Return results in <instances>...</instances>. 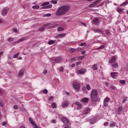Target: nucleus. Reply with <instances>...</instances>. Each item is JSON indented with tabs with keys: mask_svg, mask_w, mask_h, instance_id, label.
<instances>
[{
	"mask_svg": "<svg viewBox=\"0 0 128 128\" xmlns=\"http://www.w3.org/2000/svg\"><path fill=\"white\" fill-rule=\"evenodd\" d=\"M70 6L68 5L62 6L56 12V15L64 16V14H66L70 10Z\"/></svg>",
	"mask_w": 128,
	"mask_h": 128,
	"instance_id": "f257e3e1",
	"label": "nucleus"
},
{
	"mask_svg": "<svg viewBox=\"0 0 128 128\" xmlns=\"http://www.w3.org/2000/svg\"><path fill=\"white\" fill-rule=\"evenodd\" d=\"M90 98L92 102H98V90H93L90 93Z\"/></svg>",
	"mask_w": 128,
	"mask_h": 128,
	"instance_id": "f03ea898",
	"label": "nucleus"
},
{
	"mask_svg": "<svg viewBox=\"0 0 128 128\" xmlns=\"http://www.w3.org/2000/svg\"><path fill=\"white\" fill-rule=\"evenodd\" d=\"M46 26L48 28H50H50H56L58 26V24H55L54 25L46 24L39 29L40 32H44V28H46Z\"/></svg>",
	"mask_w": 128,
	"mask_h": 128,
	"instance_id": "7ed1b4c3",
	"label": "nucleus"
},
{
	"mask_svg": "<svg viewBox=\"0 0 128 128\" xmlns=\"http://www.w3.org/2000/svg\"><path fill=\"white\" fill-rule=\"evenodd\" d=\"M62 122L64 124L65 126H71L70 120L66 118H62Z\"/></svg>",
	"mask_w": 128,
	"mask_h": 128,
	"instance_id": "20e7f679",
	"label": "nucleus"
},
{
	"mask_svg": "<svg viewBox=\"0 0 128 128\" xmlns=\"http://www.w3.org/2000/svg\"><path fill=\"white\" fill-rule=\"evenodd\" d=\"M49 4H50L48 2H45L42 4V6H44V8H52V5Z\"/></svg>",
	"mask_w": 128,
	"mask_h": 128,
	"instance_id": "39448f33",
	"label": "nucleus"
},
{
	"mask_svg": "<svg viewBox=\"0 0 128 128\" xmlns=\"http://www.w3.org/2000/svg\"><path fill=\"white\" fill-rule=\"evenodd\" d=\"M73 86L75 90H80V84L77 82H73Z\"/></svg>",
	"mask_w": 128,
	"mask_h": 128,
	"instance_id": "423d86ee",
	"label": "nucleus"
},
{
	"mask_svg": "<svg viewBox=\"0 0 128 128\" xmlns=\"http://www.w3.org/2000/svg\"><path fill=\"white\" fill-rule=\"evenodd\" d=\"M52 60H54V62H62L64 60V58L62 57H57L55 59H52Z\"/></svg>",
	"mask_w": 128,
	"mask_h": 128,
	"instance_id": "0eeeda50",
	"label": "nucleus"
},
{
	"mask_svg": "<svg viewBox=\"0 0 128 128\" xmlns=\"http://www.w3.org/2000/svg\"><path fill=\"white\" fill-rule=\"evenodd\" d=\"M8 8L6 7L3 8V10L2 12V15L4 16H6V15L8 14Z\"/></svg>",
	"mask_w": 128,
	"mask_h": 128,
	"instance_id": "6e6552de",
	"label": "nucleus"
},
{
	"mask_svg": "<svg viewBox=\"0 0 128 128\" xmlns=\"http://www.w3.org/2000/svg\"><path fill=\"white\" fill-rule=\"evenodd\" d=\"M90 108H87L86 109H85L84 112H82V113L81 114L82 116H86V114H88L90 112Z\"/></svg>",
	"mask_w": 128,
	"mask_h": 128,
	"instance_id": "1a4fd4ad",
	"label": "nucleus"
},
{
	"mask_svg": "<svg viewBox=\"0 0 128 128\" xmlns=\"http://www.w3.org/2000/svg\"><path fill=\"white\" fill-rule=\"evenodd\" d=\"M70 106V102L68 100H65L62 104V107L66 108Z\"/></svg>",
	"mask_w": 128,
	"mask_h": 128,
	"instance_id": "9d476101",
	"label": "nucleus"
},
{
	"mask_svg": "<svg viewBox=\"0 0 128 128\" xmlns=\"http://www.w3.org/2000/svg\"><path fill=\"white\" fill-rule=\"evenodd\" d=\"M116 56H112L111 57V59H110L108 61L109 64H112L116 62Z\"/></svg>",
	"mask_w": 128,
	"mask_h": 128,
	"instance_id": "9b49d317",
	"label": "nucleus"
},
{
	"mask_svg": "<svg viewBox=\"0 0 128 128\" xmlns=\"http://www.w3.org/2000/svg\"><path fill=\"white\" fill-rule=\"evenodd\" d=\"M118 72H111V76L112 78H116V76H118Z\"/></svg>",
	"mask_w": 128,
	"mask_h": 128,
	"instance_id": "f8f14e48",
	"label": "nucleus"
},
{
	"mask_svg": "<svg viewBox=\"0 0 128 128\" xmlns=\"http://www.w3.org/2000/svg\"><path fill=\"white\" fill-rule=\"evenodd\" d=\"M86 70V69L84 68H82L80 70H78L77 72V74H83Z\"/></svg>",
	"mask_w": 128,
	"mask_h": 128,
	"instance_id": "ddd939ff",
	"label": "nucleus"
},
{
	"mask_svg": "<svg viewBox=\"0 0 128 128\" xmlns=\"http://www.w3.org/2000/svg\"><path fill=\"white\" fill-rule=\"evenodd\" d=\"M75 104L78 106L77 110H82V105L80 103V102H75Z\"/></svg>",
	"mask_w": 128,
	"mask_h": 128,
	"instance_id": "4468645a",
	"label": "nucleus"
},
{
	"mask_svg": "<svg viewBox=\"0 0 128 128\" xmlns=\"http://www.w3.org/2000/svg\"><path fill=\"white\" fill-rule=\"evenodd\" d=\"M24 40H26L24 38H22L18 40L17 41L14 42L13 44H20V42H24Z\"/></svg>",
	"mask_w": 128,
	"mask_h": 128,
	"instance_id": "2eb2a0df",
	"label": "nucleus"
},
{
	"mask_svg": "<svg viewBox=\"0 0 128 128\" xmlns=\"http://www.w3.org/2000/svg\"><path fill=\"white\" fill-rule=\"evenodd\" d=\"M100 21L98 18H94L93 19V23L94 24H100Z\"/></svg>",
	"mask_w": 128,
	"mask_h": 128,
	"instance_id": "dca6fc26",
	"label": "nucleus"
},
{
	"mask_svg": "<svg viewBox=\"0 0 128 128\" xmlns=\"http://www.w3.org/2000/svg\"><path fill=\"white\" fill-rule=\"evenodd\" d=\"M97 4H98V2L96 0L94 2H93L92 4H89V8H94V6H96Z\"/></svg>",
	"mask_w": 128,
	"mask_h": 128,
	"instance_id": "f3484780",
	"label": "nucleus"
},
{
	"mask_svg": "<svg viewBox=\"0 0 128 128\" xmlns=\"http://www.w3.org/2000/svg\"><path fill=\"white\" fill-rule=\"evenodd\" d=\"M123 110H124V108H122V106H120L118 108V114H122V112Z\"/></svg>",
	"mask_w": 128,
	"mask_h": 128,
	"instance_id": "a211bd4d",
	"label": "nucleus"
},
{
	"mask_svg": "<svg viewBox=\"0 0 128 128\" xmlns=\"http://www.w3.org/2000/svg\"><path fill=\"white\" fill-rule=\"evenodd\" d=\"M81 102H85V104H88V98H84L82 99Z\"/></svg>",
	"mask_w": 128,
	"mask_h": 128,
	"instance_id": "6ab92c4d",
	"label": "nucleus"
},
{
	"mask_svg": "<svg viewBox=\"0 0 128 128\" xmlns=\"http://www.w3.org/2000/svg\"><path fill=\"white\" fill-rule=\"evenodd\" d=\"M111 64H112V68H118V63H116V62L111 63Z\"/></svg>",
	"mask_w": 128,
	"mask_h": 128,
	"instance_id": "aec40b11",
	"label": "nucleus"
},
{
	"mask_svg": "<svg viewBox=\"0 0 128 128\" xmlns=\"http://www.w3.org/2000/svg\"><path fill=\"white\" fill-rule=\"evenodd\" d=\"M24 69H22L20 70L18 73V76H22L24 74Z\"/></svg>",
	"mask_w": 128,
	"mask_h": 128,
	"instance_id": "412c9836",
	"label": "nucleus"
},
{
	"mask_svg": "<svg viewBox=\"0 0 128 128\" xmlns=\"http://www.w3.org/2000/svg\"><path fill=\"white\" fill-rule=\"evenodd\" d=\"M29 120L30 124H32L34 126H36V124L34 123V120H32V119L30 118H29Z\"/></svg>",
	"mask_w": 128,
	"mask_h": 128,
	"instance_id": "4be33fe9",
	"label": "nucleus"
},
{
	"mask_svg": "<svg viewBox=\"0 0 128 128\" xmlns=\"http://www.w3.org/2000/svg\"><path fill=\"white\" fill-rule=\"evenodd\" d=\"M51 106H52V108H56V103L52 102V104Z\"/></svg>",
	"mask_w": 128,
	"mask_h": 128,
	"instance_id": "5701e85b",
	"label": "nucleus"
},
{
	"mask_svg": "<svg viewBox=\"0 0 128 128\" xmlns=\"http://www.w3.org/2000/svg\"><path fill=\"white\" fill-rule=\"evenodd\" d=\"M54 42H56V40H50L48 42V44H50V45L53 44H54Z\"/></svg>",
	"mask_w": 128,
	"mask_h": 128,
	"instance_id": "b1692460",
	"label": "nucleus"
},
{
	"mask_svg": "<svg viewBox=\"0 0 128 128\" xmlns=\"http://www.w3.org/2000/svg\"><path fill=\"white\" fill-rule=\"evenodd\" d=\"M94 32H100V34H104V32H102V30H100V29H96L94 30Z\"/></svg>",
	"mask_w": 128,
	"mask_h": 128,
	"instance_id": "393cba45",
	"label": "nucleus"
},
{
	"mask_svg": "<svg viewBox=\"0 0 128 128\" xmlns=\"http://www.w3.org/2000/svg\"><path fill=\"white\" fill-rule=\"evenodd\" d=\"M8 40L10 42H14V38L10 37L8 39Z\"/></svg>",
	"mask_w": 128,
	"mask_h": 128,
	"instance_id": "a878e982",
	"label": "nucleus"
},
{
	"mask_svg": "<svg viewBox=\"0 0 128 128\" xmlns=\"http://www.w3.org/2000/svg\"><path fill=\"white\" fill-rule=\"evenodd\" d=\"M66 36V34H62L58 35L57 38H64Z\"/></svg>",
	"mask_w": 128,
	"mask_h": 128,
	"instance_id": "bb28decb",
	"label": "nucleus"
},
{
	"mask_svg": "<svg viewBox=\"0 0 128 128\" xmlns=\"http://www.w3.org/2000/svg\"><path fill=\"white\" fill-rule=\"evenodd\" d=\"M92 68L93 70H98V65L94 64L92 66Z\"/></svg>",
	"mask_w": 128,
	"mask_h": 128,
	"instance_id": "cd10ccee",
	"label": "nucleus"
},
{
	"mask_svg": "<svg viewBox=\"0 0 128 128\" xmlns=\"http://www.w3.org/2000/svg\"><path fill=\"white\" fill-rule=\"evenodd\" d=\"M50 2L53 4H58V0H51Z\"/></svg>",
	"mask_w": 128,
	"mask_h": 128,
	"instance_id": "c85d7f7f",
	"label": "nucleus"
},
{
	"mask_svg": "<svg viewBox=\"0 0 128 128\" xmlns=\"http://www.w3.org/2000/svg\"><path fill=\"white\" fill-rule=\"evenodd\" d=\"M32 8L34 10H38V8H40V6L38 5L32 6Z\"/></svg>",
	"mask_w": 128,
	"mask_h": 128,
	"instance_id": "c756f323",
	"label": "nucleus"
},
{
	"mask_svg": "<svg viewBox=\"0 0 128 128\" xmlns=\"http://www.w3.org/2000/svg\"><path fill=\"white\" fill-rule=\"evenodd\" d=\"M64 29L62 28V27H58V32H62V30H64Z\"/></svg>",
	"mask_w": 128,
	"mask_h": 128,
	"instance_id": "7c9ffc66",
	"label": "nucleus"
},
{
	"mask_svg": "<svg viewBox=\"0 0 128 128\" xmlns=\"http://www.w3.org/2000/svg\"><path fill=\"white\" fill-rule=\"evenodd\" d=\"M4 106V101L0 100V106L2 107Z\"/></svg>",
	"mask_w": 128,
	"mask_h": 128,
	"instance_id": "2f4dec72",
	"label": "nucleus"
},
{
	"mask_svg": "<svg viewBox=\"0 0 128 128\" xmlns=\"http://www.w3.org/2000/svg\"><path fill=\"white\" fill-rule=\"evenodd\" d=\"M128 2H123L122 4H121L120 6H126V4H128Z\"/></svg>",
	"mask_w": 128,
	"mask_h": 128,
	"instance_id": "473e14b6",
	"label": "nucleus"
},
{
	"mask_svg": "<svg viewBox=\"0 0 128 128\" xmlns=\"http://www.w3.org/2000/svg\"><path fill=\"white\" fill-rule=\"evenodd\" d=\"M116 126V123L114 122H112L110 124V126L111 128H114Z\"/></svg>",
	"mask_w": 128,
	"mask_h": 128,
	"instance_id": "72a5a7b5",
	"label": "nucleus"
},
{
	"mask_svg": "<svg viewBox=\"0 0 128 128\" xmlns=\"http://www.w3.org/2000/svg\"><path fill=\"white\" fill-rule=\"evenodd\" d=\"M110 98H106L104 100V102H110Z\"/></svg>",
	"mask_w": 128,
	"mask_h": 128,
	"instance_id": "f704fd0d",
	"label": "nucleus"
},
{
	"mask_svg": "<svg viewBox=\"0 0 128 128\" xmlns=\"http://www.w3.org/2000/svg\"><path fill=\"white\" fill-rule=\"evenodd\" d=\"M123 10H124V9L122 8H118L117 9V12H122Z\"/></svg>",
	"mask_w": 128,
	"mask_h": 128,
	"instance_id": "c9c22d12",
	"label": "nucleus"
},
{
	"mask_svg": "<svg viewBox=\"0 0 128 128\" xmlns=\"http://www.w3.org/2000/svg\"><path fill=\"white\" fill-rule=\"evenodd\" d=\"M20 56V53H17L16 54H14L13 56L14 58H16Z\"/></svg>",
	"mask_w": 128,
	"mask_h": 128,
	"instance_id": "e433bc0d",
	"label": "nucleus"
},
{
	"mask_svg": "<svg viewBox=\"0 0 128 128\" xmlns=\"http://www.w3.org/2000/svg\"><path fill=\"white\" fill-rule=\"evenodd\" d=\"M120 83L122 84H126V81L124 80H120Z\"/></svg>",
	"mask_w": 128,
	"mask_h": 128,
	"instance_id": "4c0bfd02",
	"label": "nucleus"
},
{
	"mask_svg": "<svg viewBox=\"0 0 128 128\" xmlns=\"http://www.w3.org/2000/svg\"><path fill=\"white\" fill-rule=\"evenodd\" d=\"M104 48V46L102 45L101 46H99L98 48H97V50H102Z\"/></svg>",
	"mask_w": 128,
	"mask_h": 128,
	"instance_id": "58836bf2",
	"label": "nucleus"
},
{
	"mask_svg": "<svg viewBox=\"0 0 128 128\" xmlns=\"http://www.w3.org/2000/svg\"><path fill=\"white\" fill-rule=\"evenodd\" d=\"M86 88L87 90H90L91 88H90V84H87L86 86Z\"/></svg>",
	"mask_w": 128,
	"mask_h": 128,
	"instance_id": "ea45409f",
	"label": "nucleus"
},
{
	"mask_svg": "<svg viewBox=\"0 0 128 128\" xmlns=\"http://www.w3.org/2000/svg\"><path fill=\"white\" fill-rule=\"evenodd\" d=\"M48 100L49 102H52V100H54V96H51L48 98Z\"/></svg>",
	"mask_w": 128,
	"mask_h": 128,
	"instance_id": "a19ab883",
	"label": "nucleus"
},
{
	"mask_svg": "<svg viewBox=\"0 0 128 128\" xmlns=\"http://www.w3.org/2000/svg\"><path fill=\"white\" fill-rule=\"evenodd\" d=\"M48 92L46 89H44L43 90V93L45 94H48Z\"/></svg>",
	"mask_w": 128,
	"mask_h": 128,
	"instance_id": "79ce46f5",
	"label": "nucleus"
},
{
	"mask_svg": "<svg viewBox=\"0 0 128 128\" xmlns=\"http://www.w3.org/2000/svg\"><path fill=\"white\" fill-rule=\"evenodd\" d=\"M76 52V49H74V48H71L70 50V52Z\"/></svg>",
	"mask_w": 128,
	"mask_h": 128,
	"instance_id": "37998d69",
	"label": "nucleus"
},
{
	"mask_svg": "<svg viewBox=\"0 0 128 128\" xmlns=\"http://www.w3.org/2000/svg\"><path fill=\"white\" fill-rule=\"evenodd\" d=\"M90 124H94V119L92 118L90 120Z\"/></svg>",
	"mask_w": 128,
	"mask_h": 128,
	"instance_id": "c03bdc74",
	"label": "nucleus"
},
{
	"mask_svg": "<svg viewBox=\"0 0 128 128\" xmlns=\"http://www.w3.org/2000/svg\"><path fill=\"white\" fill-rule=\"evenodd\" d=\"M86 42H82L80 44V46H86Z\"/></svg>",
	"mask_w": 128,
	"mask_h": 128,
	"instance_id": "a18cd8bd",
	"label": "nucleus"
},
{
	"mask_svg": "<svg viewBox=\"0 0 128 128\" xmlns=\"http://www.w3.org/2000/svg\"><path fill=\"white\" fill-rule=\"evenodd\" d=\"M104 106H108V102H106L105 101L104 102Z\"/></svg>",
	"mask_w": 128,
	"mask_h": 128,
	"instance_id": "49530a36",
	"label": "nucleus"
},
{
	"mask_svg": "<svg viewBox=\"0 0 128 128\" xmlns=\"http://www.w3.org/2000/svg\"><path fill=\"white\" fill-rule=\"evenodd\" d=\"M105 32H106V34H108V35L110 34V31L108 30H105Z\"/></svg>",
	"mask_w": 128,
	"mask_h": 128,
	"instance_id": "de8ad7c7",
	"label": "nucleus"
},
{
	"mask_svg": "<svg viewBox=\"0 0 128 128\" xmlns=\"http://www.w3.org/2000/svg\"><path fill=\"white\" fill-rule=\"evenodd\" d=\"M14 110H18V106H16V105H14Z\"/></svg>",
	"mask_w": 128,
	"mask_h": 128,
	"instance_id": "09e8293b",
	"label": "nucleus"
},
{
	"mask_svg": "<svg viewBox=\"0 0 128 128\" xmlns=\"http://www.w3.org/2000/svg\"><path fill=\"white\" fill-rule=\"evenodd\" d=\"M4 94V90H2L0 88V94Z\"/></svg>",
	"mask_w": 128,
	"mask_h": 128,
	"instance_id": "8fccbe9b",
	"label": "nucleus"
},
{
	"mask_svg": "<svg viewBox=\"0 0 128 128\" xmlns=\"http://www.w3.org/2000/svg\"><path fill=\"white\" fill-rule=\"evenodd\" d=\"M110 88H112V90H116V87L114 86H111Z\"/></svg>",
	"mask_w": 128,
	"mask_h": 128,
	"instance_id": "3c124183",
	"label": "nucleus"
},
{
	"mask_svg": "<svg viewBox=\"0 0 128 128\" xmlns=\"http://www.w3.org/2000/svg\"><path fill=\"white\" fill-rule=\"evenodd\" d=\"M60 72H64V68H62V67L60 68Z\"/></svg>",
	"mask_w": 128,
	"mask_h": 128,
	"instance_id": "603ef678",
	"label": "nucleus"
},
{
	"mask_svg": "<svg viewBox=\"0 0 128 128\" xmlns=\"http://www.w3.org/2000/svg\"><path fill=\"white\" fill-rule=\"evenodd\" d=\"M108 122H106L104 123V126H108Z\"/></svg>",
	"mask_w": 128,
	"mask_h": 128,
	"instance_id": "864d4df0",
	"label": "nucleus"
},
{
	"mask_svg": "<svg viewBox=\"0 0 128 128\" xmlns=\"http://www.w3.org/2000/svg\"><path fill=\"white\" fill-rule=\"evenodd\" d=\"M84 58V56H80L78 58V59H79V60H82V58Z\"/></svg>",
	"mask_w": 128,
	"mask_h": 128,
	"instance_id": "5fc2aeb1",
	"label": "nucleus"
},
{
	"mask_svg": "<svg viewBox=\"0 0 128 128\" xmlns=\"http://www.w3.org/2000/svg\"><path fill=\"white\" fill-rule=\"evenodd\" d=\"M46 16H52L51 14H46Z\"/></svg>",
	"mask_w": 128,
	"mask_h": 128,
	"instance_id": "6e6d98bb",
	"label": "nucleus"
},
{
	"mask_svg": "<svg viewBox=\"0 0 128 128\" xmlns=\"http://www.w3.org/2000/svg\"><path fill=\"white\" fill-rule=\"evenodd\" d=\"M13 30H14V32H18V29H16V28H14Z\"/></svg>",
	"mask_w": 128,
	"mask_h": 128,
	"instance_id": "4d7b16f0",
	"label": "nucleus"
},
{
	"mask_svg": "<svg viewBox=\"0 0 128 128\" xmlns=\"http://www.w3.org/2000/svg\"><path fill=\"white\" fill-rule=\"evenodd\" d=\"M66 126L64 127V128H70V125H66Z\"/></svg>",
	"mask_w": 128,
	"mask_h": 128,
	"instance_id": "13d9d810",
	"label": "nucleus"
},
{
	"mask_svg": "<svg viewBox=\"0 0 128 128\" xmlns=\"http://www.w3.org/2000/svg\"><path fill=\"white\" fill-rule=\"evenodd\" d=\"M6 122H4L2 123V126H6Z\"/></svg>",
	"mask_w": 128,
	"mask_h": 128,
	"instance_id": "bf43d9fd",
	"label": "nucleus"
},
{
	"mask_svg": "<svg viewBox=\"0 0 128 128\" xmlns=\"http://www.w3.org/2000/svg\"><path fill=\"white\" fill-rule=\"evenodd\" d=\"M52 124H56V120H52Z\"/></svg>",
	"mask_w": 128,
	"mask_h": 128,
	"instance_id": "052dcab7",
	"label": "nucleus"
},
{
	"mask_svg": "<svg viewBox=\"0 0 128 128\" xmlns=\"http://www.w3.org/2000/svg\"><path fill=\"white\" fill-rule=\"evenodd\" d=\"M66 94L67 95V96H70V92H66Z\"/></svg>",
	"mask_w": 128,
	"mask_h": 128,
	"instance_id": "680f3d73",
	"label": "nucleus"
},
{
	"mask_svg": "<svg viewBox=\"0 0 128 128\" xmlns=\"http://www.w3.org/2000/svg\"><path fill=\"white\" fill-rule=\"evenodd\" d=\"M34 128H41L40 127H38V125H35L34 126Z\"/></svg>",
	"mask_w": 128,
	"mask_h": 128,
	"instance_id": "e2e57ef3",
	"label": "nucleus"
},
{
	"mask_svg": "<svg viewBox=\"0 0 128 128\" xmlns=\"http://www.w3.org/2000/svg\"><path fill=\"white\" fill-rule=\"evenodd\" d=\"M102 0H96V2H97L98 4H100V2H102Z\"/></svg>",
	"mask_w": 128,
	"mask_h": 128,
	"instance_id": "0e129e2a",
	"label": "nucleus"
},
{
	"mask_svg": "<svg viewBox=\"0 0 128 128\" xmlns=\"http://www.w3.org/2000/svg\"><path fill=\"white\" fill-rule=\"evenodd\" d=\"M82 24L84 26H86V24L84 22H81Z\"/></svg>",
	"mask_w": 128,
	"mask_h": 128,
	"instance_id": "69168bd1",
	"label": "nucleus"
},
{
	"mask_svg": "<svg viewBox=\"0 0 128 128\" xmlns=\"http://www.w3.org/2000/svg\"><path fill=\"white\" fill-rule=\"evenodd\" d=\"M47 73H48V70H44V71L43 72V74H47Z\"/></svg>",
	"mask_w": 128,
	"mask_h": 128,
	"instance_id": "338daca9",
	"label": "nucleus"
},
{
	"mask_svg": "<svg viewBox=\"0 0 128 128\" xmlns=\"http://www.w3.org/2000/svg\"><path fill=\"white\" fill-rule=\"evenodd\" d=\"M86 54V50H84L82 52V54Z\"/></svg>",
	"mask_w": 128,
	"mask_h": 128,
	"instance_id": "774afa93",
	"label": "nucleus"
}]
</instances>
